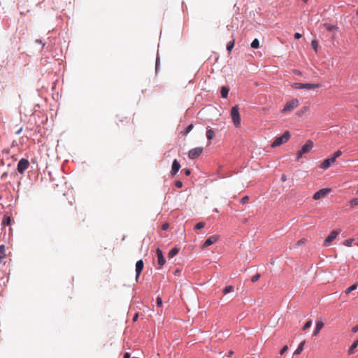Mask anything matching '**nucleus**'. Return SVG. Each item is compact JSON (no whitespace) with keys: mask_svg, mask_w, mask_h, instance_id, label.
<instances>
[{"mask_svg":"<svg viewBox=\"0 0 358 358\" xmlns=\"http://www.w3.org/2000/svg\"><path fill=\"white\" fill-rule=\"evenodd\" d=\"M290 138V134L288 131H286L282 136L275 138L274 141L271 144L272 148H275L281 145L286 143Z\"/></svg>","mask_w":358,"mask_h":358,"instance_id":"nucleus-1","label":"nucleus"},{"mask_svg":"<svg viewBox=\"0 0 358 358\" xmlns=\"http://www.w3.org/2000/svg\"><path fill=\"white\" fill-rule=\"evenodd\" d=\"M238 110L239 108L238 106L232 107L231 110V116L233 123L236 127H239L241 126V116Z\"/></svg>","mask_w":358,"mask_h":358,"instance_id":"nucleus-2","label":"nucleus"},{"mask_svg":"<svg viewBox=\"0 0 358 358\" xmlns=\"http://www.w3.org/2000/svg\"><path fill=\"white\" fill-rule=\"evenodd\" d=\"M313 148V142L308 140L302 146L301 150H299L296 154V159L299 160L303 155L308 153Z\"/></svg>","mask_w":358,"mask_h":358,"instance_id":"nucleus-3","label":"nucleus"},{"mask_svg":"<svg viewBox=\"0 0 358 358\" xmlns=\"http://www.w3.org/2000/svg\"><path fill=\"white\" fill-rule=\"evenodd\" d=\"M299 100L298 99H292L286 103L283 109L282 110V113L290 112L299 106Z\"/></svg>","mask_w":358,"mask_h":358,"instance_id":"nucleus-4","label":"nucleus"},{"mask_svg":"<svg viewBox=\"0 0 358 358\" xmlns=\"http://www.w3.org/2000/svg\"><path fill=\"white\" fill-rule=\"evenodd\" d=\"M331 190L330 188L321 189L314 194L313 199L314 200H319L320 199L324 198L329 193L331 192Z\"/></svg>","mask_w":358,"mask_h":358,"instance_id":"nucleus-5","label":"nucleus"},{"mask_svg":"<svg viewBox=\"0 0 358 358\" xmlns=\"http://www.w3.org/2000/svg\"><path fill=\"white\" fill-rule=\"evenodd\" d=\"M339 233H340V230H333L332 231H331L329 235L325 238V240L324 241V244H323L324 246L327 247V246L329 245L331 243V242L334 239H336V238L339 234Z\"/></svg>","mask_w":358,"mask_h":358,"instance_id":"nucleus-6","label":"nucleus"},{"mask_svg":"<svg viewBox=\"0 0 358 358\" xmlns=\"http://www.w3.org/2000/svg\"><path fill=\"white\" fill-rule=\"evenodd\" d=\"M29 162L27 159H21L18 164H17V171L20 173H23L25 170L27 169V168L29 167Z\"/></svg>","mask_w":358,"mask_h":358,"instance_id":"nucleus-7","label":"nucleus"},{"mask_svg":"<svg viewBox=\"0 0 358 358\" xmlns=\"http://www.w3.org/2000/svg\"><path fill=\"white\" fill-rule=\"evenodd\" d=\"M203 148L201 147H197L190 150L188 152V157L191 159L197 158L203 152Z\"/></svg>","mask_w":358,"mask_h":358,"instance_id":"nucleus-8","label":"nucleus"},{"mask_svg":"<svg viewBox=\"0 0 358 358\" xmlns=\"http://www.w3.org/2000/svg\"><path fill=\"white\" fill-rule=\"evenodd\" d=\"M117 124L118 127L124 128L126 124L130 123V118L123 115H117Z\"/></svg>","mask_w":358,"mask_h":358,"instance_id":"nucleus-9","label":"nucleus"},{"mask_svg":"<svg viewBox=\"0 0 358 358\" xmlns=\"http://www.w3.org/2000/svg\"><path fill=\"white\" fill-rule=\"evenodd\" d=\"M220 238L218 235H213L208 238L203 244V248H207L213 243H216Z\"/></svg>","mask_w":358,"mask_h":358,"instance_id":"nucleus-10","label":"nucleus"},{"mask_svg":"<svg viewBox=\"0 0 358 358\" xmlns=\"http://www.w3.org/2000/svg\"><path fill=\"white\" fill-rule=\"evenodd\" d=\"M334 162H335V160L332 157L326 159L321 163L320 167L324 170H326L329 168L331 164Z\"/></svg>","mask_w":358,"mask_h":358,"instance_id":"nucleus-11","label":"nucleus"},{"mask_svg":"<svg viewBox=\"0 0 358 358\" xmlns=\"http://www.w3.org/2000/svg\"><path fill=\"white\" fill-rule=\"evenodd\" d=\"M144 263L143 260H138L136 264V279L139 278V275L141 271L143 269Z\"/></svg>","mask_w":358,"mask_h":358,"instance_id":"nucleus-12","label":"nucleus"},{"mask_svg":"<svg viewBox=\"0 0 358 358\" xmlns=\"http://www.w3.org/2000/svg\"><path fill=\"white\" fill-rule=\"evenodd\" d=\"M303 90H315L320 87L319 83H303Z\"/></svg>","mask_w":358,"mask_h":358,"instance_id":"nucleus-13","label":"nucleus"},{"mask_svg":"<svg viewBox=\"0 0 358 358\" xmlns=\"http://www.w3.org/2000/svg\"><path fill=\"white\" fill-rule=\"evenodd\" d=\"M156 253L158 259V264L160 266H162L165 264L163 252L160 249L158 248L156 251Z\"/></svg>","mask_w":358,"mask_h":358,"instance_id":"nucleus-14","label":"nucleus"},{"mask_svg":"<svg viewBox=\"0 0 358 358\" xmlns=\"http://www.w3.org/2000/svg\"><path fill=\"white\" fill-rule=\"evenodd\" d=\"M180 169V164L177 159H174L172 164L171 173L176 175Z\"/></svg>","mask_w":358,"mask_h":358,"instance_id":"nucleus-15","label":"nucleus"},{"mask_svg":"<svg viewBox=\"0 0 358 358\" xmlns=\"http://www.w3.org/2000/svg\"><path fill=\"white\" fill-rule=\"evenodd\" d=\"M323 327H324L323 322L317 321V323H316V327H315V331H314V332L313 334V336H317L319 334L320 331L323 328Z\"/></svg>","mask_w":358,"mask_h":358,"instance_id":"nucleus-16","label":"nucleus"},{"mask_svg":"<svg viewBox=\"0 0 358 358\" xmlns=\"http://www.w3.org/2000/svg\"><path fill=\"white\" fill-rule=\"evenodd\" d=\"M305 344V341H302L299 345L298 346L297 349L294 352L293 356H298L301 354L302 350H303V346Z\"/></svg>","mask_w":358,"mask_h":358,"instance_id":"nucleus-17","label":"nucleus"},{"mask_svg":"<svg viewBox=\"0 0 358 358\" xmlns=\"http://www.w3.org/2000/svg\"><path fill=\"white\" fill-rule=\"evenodd\" d=\"M229 89L228 87H224V86L222 87L221 91H220L222 97L227 98L228 96V94H229Z\"/></svg>","mask_w":358,"mask_h":358,"instance_id":"nucleus-18","label":"nucleus"},{"mask_svg":"<svg viewBox=\"0 0 358 358\" xmlns=\"http://www.w3.org/2000/svg\"><path fill=\"white\" fill-rule=\"evenodd\" d=\"M178 252H179V249L178 248H173L168 253V257L169 258L173 257L174 256H176L178 253Z\"/></svg>","mask_w":358,"mask_h":358,"instance_id":"nucleus-19","label":"nucleus"},{"mask_svg":"<svg viewBox=\"0 0 358 358\" xmlns=\"http://www.w3.org/2000/svg\"><path fill=\"white\" fill-rule=\"evenodd\" d=\"M323 26L326 28L327 30H328L329 31L338 29V27L336 26L332 25V24H327V23L323 24Z\"/></svg>","mask_w":358,"mask_h":358,"instance_id":"nucleus-20","label":"nucleus"},{"mask_svg":"<svg viewBox=\"0 0 358 358\" xmlns=\"http://www.w3.org/2000/svg\"><path fill=\"white\" fill-rule=\"evenodd\" d=\"M358 345V340L355 341L350 347L348 350L349 355H352L354 352V350L357 347Z\"/></svg>","mask_w":358,"mask_h":358,"instance_id":"nucleus-21","label":"nucleus"},{"mask_svg":"<svg viewBox=\"0 0 358 358\" xmlns=\"http://www.w3.org/2000/svg\"><path fill=\"white\" fill-rule=\"evenodd\" d=\"M6 256V250L3 245H0V262Z\"/></svg>","mask_w":358,"mask_h":358,"instance_id":"nucleus-22","label":"nucleus"},{"mask_svg":"<svg viewBox=\"0 0 358 358\" xmlns=\"http://www.w3.org/2000/svg\"><path fill=\"white\" fill-rule=\"evenodd\" d=\"M214 131L212 129H208L206 131V137L208 141H210L214 137Z\"/></svg>","mask_w":358,"mask_h":358,"instance_id":"nucleus-23","label":"nucleus"},{"mask_svg":"<svg viewBox=\"0 0 358 358\" xmlns=\"http://www.w3.org/2000/svg\"><path fill=\"white\" fill-rule=\"evenodd\" d=\"M357 284H354L352 285V286L349 287L348 289H346V290L345 291V294H350L351 292L357 289Z\"/></svg>","mask_w":358,"mask_h":358,"instance_id":"nucleus-24","label":"nucleus"},{"mask_svg":"<svg viewBox=\"0 0 358 358\" xmlns=\"http://www.w3.org/2000/svg\"><path fill=\"white\" fill-rule=\"evenodd\" d=\"M233 291H234V287L231 285H228V286L225 287L224 289H223V294H227Z\"/></svg>","mask_w":358,"mask_h":358,"instance_id":"nucleus-25","label":"nucleus"},{"mask_svg":"<svg viewBox=\"0 0 358 358\" xmlns=\"http://www.w3.org/2000/svg\"><path fill=\"white\" fill-rule=\"evenodd\" d=\"M251 47L254 49H257L259 47V40L255 38L253 40V41L251 43Z\"/></svg>","mask_w":358,"mask_h":358,"instance_id":"nucleus-26","label":"nucleus"},{"mask_svg":"<svg viewBox=\"0 0 358 358\" xmlns=\"http://www.w3.org/2000/svg\"><path fill=\"white\" fill-rule=\"evenodd\" d=\"M11 223V219H10V217L9 216H6L4 217L3 220V222L2 224L3 225H7V226H9Z\"/></svg>","mask_w":358,"mask_h":358,"instance_id":"nucleus-27","label":"nucleus"},{"mask_svg":"<svg viewBox=\"0 0 358 358\" xmlns=\"http://www.w3.org/2000/svg\"><path fill=\"white\" fill-rule=\"evenodd\" d=\"M234 43H235V40L233 39L231 41H230L227 45V50L229 51V52H231V50L233 49L234 46Z\"/></svg>","mask_w":358,"mask_h":358,"instance_id":"nucleus-28","label":"nucleus"},{"mask_svg":"<svg viewBox=\"0 0 358 358\" xmlns=\"http://www.w3.org/2000/svg\"><path fill=\"white\" fill-rule=\"evenodd\" d=\"M303 83H293L291 87L294 89H302Z\"/></svg>","mask_w":358,"mask_h":358,"instance_id":"nucleus-29","label":"nucleus"},{"mask_svg":"<svg viewBox=\"0 0 358 358\" xmlns=\"http://www.w3.org/2000/svg\"><path fill=\"white\" fill-rule=\"evenodd\" d=\"M311 45H312V47L314 49V50L317 52V48H318V45H319L317 41H316V40L312 41Z\"/></svg>","mask_w":358,"mask_h":358,"instance_id":"nucleus-30","label":"nucleus"},{"mask_svg":"<svg viewBox=\"0 0 358 358\" xmlns=\"http://www.w3.org/2000/svg\"><path fill=\"white\" fill-rule=\"evenodd\" d=\"M350 205L352 207H354L355 206H358V198H355V199H352V200H350Z\"/></svg>","mask_w":358,"mask_h":358,"instance_id":"nucleus-31","label":"nucleus"},{"mask_svg":"<svg viewBox=\"0 0 358 358\" xmlns=\"http://www.w3.org/2000/svg\"><path fill=\"white\" fill-rule=\"evenodd\" d=\"M204 227H205V223H204V222H198V223L195 225L194 228H195V229L199 230V229H203Z\"/></svg>","mask_w":358,"mask_h":358,"instance_id":"nucleus-32","label":"nucleus"},{"mask_svg":"<svg viewBox=\"0 0 358 358\" xmlns=\"http://www.w3.org/2000/svg\"><path fill=\"white\" fill-rule=\"evenodd\" d=\"M312 325V322L311 320H308L306 322V324H304V326L303 327V330H306L308 329H309Z\"/></svg>","mask_w":358,"mask_h":358,"instance_id":"nucleus-33","label":"nucleus"},{"mask_svg":"<svg viewBox=\"0 0 358 358\" xmlns=\"http://www.w3.org/2000/svg\"><path fill=\"white\" fill-rule=\"evenodd\" d=\"M354 239L353 238H349L345 241L344 244L345 245L348 247H350L352 244Z\"/></svg>","mask_w":358,"mask_h":358,"instance_id":"nucleus-34","label":"nucleus"},{"mask_svg":"<svg viewBox=\"0 0 358 358\" xmlns=\"http://www.w3.org/2000/svg\"><path fill=\"white\" fill-rule=\"evenodd\" d=\"M260 278V274L259 273H257L255 274V275H253L251 278V281L252 282H257V280H259V279Z\"/></svg>","mask_w":358,"mask_h":358,"instance_id":"nucleus-35","label":"nucleus"},{"mask_svg":"<svg viewBox=\"0 0 358 358\" xmlns=\"http://www.w3.org/2000/svg\"><path fill=\"white\" fill-rule=\"evenodd\" d=\"M342 155V152L341 150H338L334 152L332 158L336 161V159L338 157H340Z\"/></svg>","mask_w":358,"mask_h":358,"instance_id":"nucleus-36","label":"nucleus"},{"mask_svg":"<svg viewBox=\"0 0 358 358\" xmlns=\"http://www.w3.org/2000/svg\"><path fill=\"white\" fill-rule=\"evenodd\" d=\"M194 126L192 124H190L187 128H186V131L185 132V134H187L189 132H190L192 131V129H193Z\"/></svg>","mask_w":358,"mask_h":358,"instance_id":"nucleus-37","label":"nucleus"},{"mask_svg":"<svg viewBox=\"0 0 358 358\" xmlns=\"http://www.w3.org/2000/svg\"><path fill=\"white\" fill-rule=\"evenodd\" d=\"M306 240L305 238H301L299 241H297L296 245L299 246L301 245H303L306 243Z\"/></svg>","mask_w":358,"mask_h":358,"instance_id":"nucleus-38","label":"nucleus"},{"mask_svg":"<svg viewBox=\"0 0 358 358\" xmlns=\"http://www.w3.org/2000/svg\"><path fill=\"white\" fill-rule=\"evenodd\" d=\"M288 350V347L285 345L280 351V355L282 356L284 353Z\"/></svg>","mask_w":358,"mask_h":358,"instance_id":"nucleus-39","label":"nucleus"},{"mask_svg":"<svg viewBox=\"0 0 358 358\" xmlns=\"http://www.w3.org/2000/svg\"><path fill=\"white\" fill-rule=\"evenodd\" d=\"M249 200V197L248 196H245L241 199V203H246Z\"/></svg>","mask_w":358,"mask_h":358,"instance_id":"nucleus-40","label":"nucleus"},{"mask_svg":"<svg viewBox=\"0 0 358 358\" xmlns=\"http://www.w3.org/2000/svg\"><path fill=\"white\" fill-rule=\"evenodd\" d=\"M157 306H159V307H161L162 306V300L161 297L157 298Z\"/></svg>","mask_w":358,"mask_h":358,"instance_id":"nucleus-41","label":"nucleus"},{"mask_svg":"<svg viewBox=\"0 0 358 358\" xmlns=\"http://www.w3.org/2000/svg\"><path fill=\"white\" fill-rule=\"evenodd\" d=\"M22 129H23V127L22 126L19 127L18 129H16L15 131V134L16 135H19L22 132Z\"/></svg>","mask_w":358,"mask_h":358,"instance_id":"nucleus-42","label":"nucleus"},{"mask_svg":"<svg viewBox=\"0 0 358 358\" xmlns=\"http://www.w3.org/2000/svg\"><path fill=\"white\" fill-rule=\"evenodd\" d=\"M176 186L177 187H178V188L182 187V182L181 181H180V180L176 181Z\"/></svg>","mask_w":358,"mask_h":358,"instance_id":"nucleus-43","label":"nucleus"},{"mask_svg":"<svg viewBox=\"0 0 358 358\" xmlns=\"http://www.w3.org/2000/svg\"><path fill=\"white\" fill-rule=\"evenodd\" d=\"M169 225L168 223H164L162 226V230H166L168 228H169Z\"/></svg>","mask_w":358,"mask_h":358,"instance_id":"nucleus-44","label":"nucleus"},{"mask_svg":"<svg viewBox=\"0 0 358 358\" xmlns=\"http://www.w3.org/2000/svg\"><path fill=\"white\" fill-rule=\"evenodd\" d=\"M301 36H302V35L299 33H295V34H294V38L296 39H299L301 38Z\"/></svg>","mask_w":358,"mask_h":358,"instance_id":"nucleus-45","label":"nucleus"},{"mask_svg":"<svg viewBox=\"0 0 358 358\" xmlns=\"http://www.w3.org/2000/svg\"><path fill=\"white\" fill-rule=\"evenodd\" d=\"M183 171L185 172V174L186 176H189L190 174V173H191L189 169H183Z\"/></svg>","mask_w":358,"mask_h":358,"instance_id":"nucleus-46","label":"nucleus"},{"mask_svg":"<svg viewBox=\"0 0 358 358\" xmlns=\"http://www.w3.org/2000/svg\"><path fill=\"white\" fill-rule=\"evenodd\" d=\"M352 332L355 333L357 331H358V324L355 326L352 329Z\"/></svg>","mask_w":358,"mask_h":358,"instance_id":"nucleus-47","label":"nucleus"},{"mask_svg":"<svg viewBox=\"0 0 358 358\" xmlns=\"http://www.w3.org/2000/svg\"><path fill=\"white\" fill-rule=\"evenodd\" d=\"M233 354H234V352H233V351H231V350H230V351H229V354H228L227 355H224V356H223V358H224V357H231Z\"/></svg>","mask_w":358,"mask_h":358,"instance_id":"nucleus-48","label":"nucleus"},{"mask_svg":"<svg viewBox=\"0 0 358 358\" xmlns=\"http://www.w3.org/2000/svg\"><path fill=\"white\" fill-rule=\"evenodd\" d=\"M281 180L282 182H285L287 180V176L285 174H282L281 176Z\"/></svg>","mask_w":358,"mask_h":358,"instance_id":"nucleus-49","label":"nucleus"},{"mask_svg":"<svg viewBox=\"0 0 358 358\" xmlns=\"http://www.w3.org/2000/svg\"><path fill=\"white\" fill-rule=\"evenodd\" d=\"M123 358H130V354L129 352H125Z\"/></svg>","mask_w":358,"mask_h":358,"instance_id":"nucleus-50","label":"nucleus"},{"mask_svg":"<svg viewBox=\"0 0 358 358\" xmlns=\"http://www.w3.org/2000/svg\"><path fill=\"white\" fill-rule=\"evenodd\" d=\"M294 73L296 75H301V72L299 70H294Z\"/></svg>","mask_w":358,"mask_h":358,"instance_id":"nucleus-51","label":"nucleus"},{"mask_svg":"<svg viewBox=\"0 0 358 358\" xmlns=\"http://www.w3.org/2000/svg\"><path fill=\"white\" fill-rule=\"evenodd\" d=\"M138 315L136 313L134 316V318H133V320L135 322L138 319Z\"/></svg>","mask_w":358,"mask_h":358,"instance_id":"nucleus-52","label":"nucleus"},{"mask_svg":"<svg viewBox=\"0 0 358 358\" xmlns=\"http://www.w3.org/2000/svg\"><path fill=\"white\" fill-rule=\"evenodd\" d=\"M158 69V59L156 60V70L157 71Z\"/></svg>","mask_w":358,"mask_h":358,"instance_id":"nucleus-53","label":"nucleus"},{"mask_svg":"<svg viewBox=\"0 0 358 358\" xmlns=\"http://www.w3.org/2000/svg\"><path fill=\"white\" fill-rule=\"evenodd\" d=\"M306 110H308V107H304L303 108V111H306Z\"/></svg>","mask_w":358,"mask_h":358,"instance_id":"nucleus-54","label":"nucleus"},{"mask_svg":"<svg viewBox=\"0 0 358 358\" xmlns=\"http://www.w3.org/2000/svg\"><path fill=\"white\" fill-rule=\"evenodd\" d=\"M304 2H306L308 0H303Z\"/></svg>","mask_w":358,"mask_h":358,"instance_id":"nucleus-55","label":"nucleus"},{"mask_svg":"<svg viewBox=\"0 0 358 358\" xmlns=\"http://www.w3.org/2000/svg\"><path fill=\"white\" fill-rule=\"evenodd\" d=\"M357 246H358V243H357Z\"/></svg>","mask_w":358,"mask_h":358,"instance_id":"nucleus-56","label":"nucleus"}]
</instances>
